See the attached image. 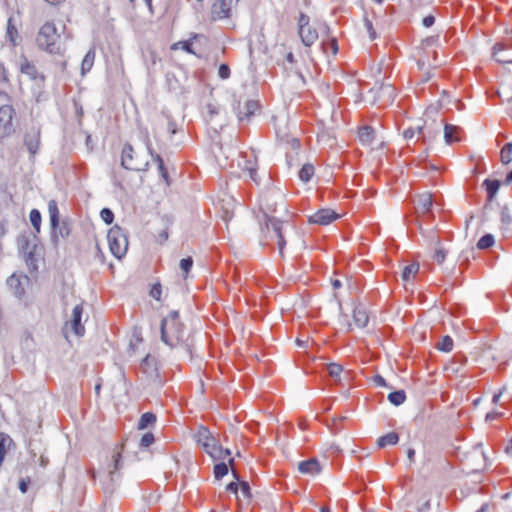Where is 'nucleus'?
I'll return each mask as SVG.
<instances>
[{
  "label": "nucleus",
  "mask_w": 512,
  "mask_h": 512,
  "mask_svg": "<svg viewBox=\"0 0 512 512\" xmlns=\"http://www.w3.org/2000/svg\"><path fill=\"white\" fill-rule=\"evenodd\" d=\"M389 402L394 406H400L406 400V394L404 390L393 391L388 394Z\"/></svg>",
  "instance_id": "33"
},
{
  "label": "nucleus",
  "mask_w": 512,
  "mask_h": 512,
  "mask_svg": "<svg viewBox=\"0 0 512 512\" xmlns=\"http://www.w3.org/2000/svg\"><path fill=\"white\" fill-rule=\"evenodd\" d=\"M239 486L241 488V492H242L243 496H245L246 498H250L251 497V489H250L249 483L247 481H240Z\"/></svg>",
  "instance_id": "56"
},
{
  "label": "nucleus",
  "mask_w": 512,
  "mask_h": 512,
  "mask_svg": "<svg viewBox=\"0 0 512 512\" xmlns=\"http://www.w3.org/2000/svg\"><path fill=\"white\" fill-rule=\"evenodd\" d=\"M29 218H30L31 225L36 230V232H40L41 220H42L40 211L38 209H32L30 211Z\"/></svg>",
  "instance_id": "39"
},
{
  "label": "nucleus",
  "mask_w": 512,
  "mask_h": 512,
  "mask_svg": "<svg viewBox=\"0 0 512 512\" xmlns=\"http://www.w3.org/2000/svg\"><path fill=\"white\" fill-rule=\"evenodd\" d=\"M30 282V278L27 275H17L12 274L7 279V285L12 291V293L18 299H22L25 295V286H27Z\"/></svg>",
  "instance_id": "8"
},
{
  "label": "nucleus",
  "mask_w": 512,
  "mask_h": 512,
  "mask_svg": "<svg viewBox=\"0 0 512 512\" xmlns=\"http://www.w3.org/2000/svg\"><path fill=\"white\" fill-rule=\"evenodd\" d=\"M231 454V451L229 449H224L220 445H218V442H216L213 450L210 452V456L213 459H224L227 456Z\"/></svg>",
  "instance_id": "38"
},
{
  "label": "nucleus",
  "mask_w": 512,
  "mask_h": 512,
  "mask_svg": "<svg viewBox=\"0 0 512 512\" xmlns=\"http://www.w3.org/2000/svg\"><path fill=\"white\" fill-rule=\"evenodd\" d=\"M512 50V40L506 39L493 46V56L500 63H512V53H504Z\"/></svg>",
  "instance_id": "10"
},
{
  "label": "nucleus",
  "mask_w": 512,
  "mask_h": 512,
  "mask_svg": "<svg viewBox=\"0 0 512 512\" xmlns=\"http://www.w3.org/2000/svg\"><path fill=\"white\" fill-rule=\"evenodd\" d=\"M278 206L285 208L284 196L280 191L268 190L261 195L260 209L263 211L266 219L263 232L267 233L268 238L277 240L279 253L283 255L286 245L284 224H287V222L272 215L277 211Z\"/></svg>",
  "instance_id": "1"
},
{
  "label": "nucleus",
  "mask_w": 512,
  "mask_h": 512,
  "mask_svg": "<svg viewBox=\"0 0 512 512\" xmlns=\"http://www.w3.org/2000/svg\"><path fill=\"white\" fill-rule=\"evenodd\" d=\"M109 249L117 259L123 258L128 250V237L118 225L113 226L107 234Z\"/></svg>",
  "instance_id": "4"
},
{
  "label": "nucleus",
  "mask_w": 512,
  "mask_h": 512,
  "mask_svg": "<svg viewBox=\"0 0 512 512\" xmlns=\"http://www.w3.org/2000/svg\"><path fill=\"white\" fill-rule=\"evenodd\" d=\"M15 109L11 105H2L0 107V138H6L15 131L13 118Z\"/></svg>",
  "instance_id": "6"
},
{
  "label": "nucleus",
  "mask_w": 512,
  "mask_h": 512,
  "mask_svg": "<svg viewBox=\"0 0 512 512\" xmlns=\"http://www.w3.org/2000/svg\"><path fill=\"white\" fill-rule=\"evenodd\" d=\"M353 321L359 328H364L368 324L369 316L364 306L358 305L353 310Z\"/></svg>",
  "instance_id": "20"
},
{
  "label": "nucleus",
  "mask_w": 512,
  "mask_h": 512,
  "mask_svg": "<svg viewBox=\"0 0 512 512\" xmlns=\"http://www.w3.org/2000/svg\"><path fill=\"white\" fill-rule=\"evenodd\" d=\"M364 26L367 30V32L369 33V37L371 40H374L376 38V32L373 28V24H372V21L369 20L367 17H364Z\"/></svg>",
  "instance_id": "54"
},
{
  "label": "nucleus",
  "mask_w": 512,
  "mask_h": 512,
  "mask_svg": "<svg viewBox=\"0 0 512 512\" xmlns=\"http://www.w3.org/2000/svg\"><path fill=\"white\" fill-rule=\"evenodd\" d=\"M41 144V129L32 126L24 134V145L27 148L31 157H35L38 153Z\"/></svg>",
  "instance_id": "7"
},
{
  "label": "nucleus",
  "mask_w": 512,
  "mask_h": 512,
  "mask_svg": "<svg viewBox=\"0 0 512 512\" xmlns=\"http://www.w3.org/2000/svg\"><path fill=\"white\" fill-rule=\"evenodd\" d=\"M439 133V127L436 130H430L427 126H418V137L421 138L424 143L431 141Z\"/></svg>",
  "instance_id": "26"
},
{
  "label": "nucleus",
  "mask_w": 512,
  "mask_h": 512,
  "mask_svg": "<svg viewBox=\"0 0 512 512\" xmlns=\"http://www.w3.org/2000/svg\"><path fill=\"white\" fill-rule=\"evenodd\" d=\"M135 151L131 144L126 143L122 149L121 166L126 170L147 171L149 168L148 161H141L134 156Z\"/></svg>",
  "instance_id": "5"
},
{
  "label": "nucleus",
  "mask_w": 512,
  "mask_h": 512,
  "mask_svg": "<svg viewBox=\"0 0 512 512\" xmlns=\"http://www.w3.org/2000/svg\"><path fill=\"white\" fill-rule=\"evenodd\" d=\"M36 45L39 50L60 57V60H57L55 63L62 72L66 71L67 62L64 59L65 44L62 42L61 35L58 33L53 22H45L40 27L36 36Z\"/></svg>",
  "instance_id": "3"
},
{
  "label": "nucleus",
  "mask_w": 512,
  "mask_h": 512,
  "mask_svg": "<svg viewBox=\"0 0 512 512\" xmlns=\"http://www.w3.org/2000/svg\"><path fill=\"white\" fill-rule=\"evenodd\" d=\"M399 441V435L396 432H389L377 440V445L379 448H384L387 445H395Z\"/></svg>",
  "instance_id": "27"
},
{
  "label": "nucleus",
  "mask_w": 512,
  "mask_h": 512,
  "mask_svg": "<svg viewBox=\"0 0 512 512\" xmlns=\"http://www.w3.org/2000/svg\"><path fill=\"white\" fill-rule=\"evenodd\" d=\"M434 23H435V17L432 14H429L422 19V24L426 28L431 27Z\"/></svg>",
  "instance_id": "61"
},
{
  "label": "nucleus",
  "mask_w": 512,
  "mask_h": 512,
  "mask_svg": "<svg viewBox=\"0 0 512 512\" xmlns=\"http://www.w3.org/2000/svg\"><path fill=\"white\" fill-rule=\"evenodd\" d=\"M501 222L502 225L505 227L509 226L512 223V216L507 206H503L501 209Z\"/></svg>",
  "instance_id": "46"
},
{
  "label": "nucleus",
  "mask_w": 512,
  "mask_h": 512,
  "mask_svg": "<svg viewBox=\"0 0 512 512\" xmlns=\"http://www.w3.org/2000/svg\"><path fill=\"white\" fill-rule=\"evenodd\" d=\"M150 296L154 298L155 300H160L161 294H162V287L160 283H156L152 286L150 290Z\"/></svg>",
  "instance_id": "51"
},
{
  "label": "nucleus",
  "mask_w": 512,
  "mask_h": 512,
  "mask_svg": "<svg viewBox=\"0 0 512 512\" xmlns=\"http://www.w3.org/2000/svg\"><path fill=\"white\" fill-rule=\"evenodd\" d=\"M419 271V263H411L403 268L401 277L404 281H409L411 276L417 274Z\"/></svg>",
  "instance_id": "35"
},
{
  "label": "nucleus",
  "mask_w": 512,
  "mask_h": 512,
  "mask_svg": "<svg viewBox=\"0 0 512 512\" xmlns=\"http://www.w3.org/2000/svg\"><path fill=\"white\" fill-rule=\"evenodd\" d=\"M339 215L331 209H320L309 217V223L328 225L338 219Z\"/></svg>",
  "instance_id": "12"
},
{
  "label": "nucleus",
  "mask_w": 512,
  "mask_h": 512,
  "mask_svg": "<svg viewBox=\"0 0 512 512\" xmlns=\"http://www.w3.org/2000/svg\"><path fill=\"white\" fill-rule=\"evenodd\" d=\"M298 26H299V29H304L305 27L309 26V17L306 14H304V13L300 14L299 20H298Z\"/></svg>",
  "instance_id": "58"
},
{
  "label": "nucleus",
  "mask_w": 512,
  "mask_h": 512,
  "mask_svg": "<svg viewBox=\"0 0 512 512\" xmlns=\"http://www.w3.org/2000/svg\"><path fill=\"white\" fill-rule=\"evenodd\" d=\"M155 441V437L151 432L144 434L140 440V447H149Z\"/></svg>",
  "instance_id": "49"
},
{
  "label": "nucleus",
  "mask_w": 512,
  "mask_h": 512,
  "mask_svg": "<svg viewBox=\"0 0 512 512\" xmlns=\"http://www.w3.org/2000/svg\"><path fill=\"white\" fill-rule=\"evenodd\" d=\"M178 45L181 46V48L186 51L187 53H190V54H195V52L193 51V48H192V41L191 40H186V41H180L176 44H174L172 46V49L176 48Z\"/></svg>",
  "instance_id": "50"
},
{
  "label": "nucleus",
  "mask_w": 512,
  "mask_h": 512,
  "mask_svg": "<svg viewBox=\"0 0 512 512\" xmlns=\"http://www.w3.org/2000/svg\"><path fill=\"white\" fill-rule=\"evenodd\" d=\"M245 170L248 172L250 179L259 184L256 166L250 160L245 161Z\"/></svg>",
  "instance_id": "42"
},
{
  "label": "nucleus",
  "mask_w": 512,
  "mask_h": 512,
  "mask_svg": "<svg viewBox=\"0 0 512 512\" xmlns=\"http://www.w3.org/2000/svg\"><path fill=\"white\" fill-rule=\"evenodd\" d=\"M239 484L237 482H230L226 486V490L234 494H238Z\"/></svg>",
  "instance_id": "62"
},
{
  "label": "nucleus",
  "mask_w": 512,
  "mask_h": 512,
  "mask_svg": "<svg viewBox=\"0 0 512 512\" xmlns=\"http://www.w3.org/2000/svg\"><path fill=\"white\" fill-rule=\"evenodd\" d=\"M314 175V166L310 163L304 164L299 171V178L303 182H308Z\"/></svg>",
  "instance_id": "34"
},
{
  "label": "nucleus",
  "mask_w": 512,
  "mask_h": 512,
  "mask_svg": "<svg viewBox=\"0 0 512 512\" xmlns=\"http://www.w3.org/2000/svg\"><path fill=\"white\" fill-rule=\"evenodd\" d=\"M18 36V31L16 26L13 24V19L9 18L7 23V37L9 40L15 44V39Z\"/></svg>",
  "instance_id": "44"
},
{
  "label": "nucleus",
  "mask_w": 512,
  "mask_h": 512,
  "mask_svg": "<svg viewBox=\"0 0 512 512\" xmlns=\"http://www.w3.org/2000/svg\"><path fill=\"white\" fill-rule=\"evenodd\" d=\"M161 341L171 349L182 348L190 359L193 358L194 340L192 333L180 320L179 312L172 310L161 321Z\"/></svg>",
  "instance_id": "2"
},
{
  "label": "nucleus",
  "mask_w": 512,
  "mask_h": 512,
  "mask_svg": "<svg viewBox=\"0 0 512 512\" xmlns=\"http://www.w3.org/2000/svg\"><path fill=\"white\" fill-rule=\"evenodd\" d=\"M146 148H147L148 153L152 157V159L156 162L157 167H158V171H159L162 179L169 186L170 183H171L170 182V177H169V174H168V170L165 167L163 158L159 154L154 152V150L152 148V145H151V142H150V140L148 138H147V141H146Z\"/></svg>",
  "instance_id": "14"
},
{
  "label": "nucleus",
  "mask_w": 512,
  "mask_h": 512,
  "mask_svg": "<svg viewBox=\"0 0 512 512\" xmlns=\"http://www.w3.org/2000/svg\"><path fill=\"white\" fill-rule=\"evenodd\" d=\"M374 382H375L378 386H383V387H384V386H387L385 379H384L382 376H380V375H376V376L374 377Z\"/></svg>",
  "instance_id": "63"
},
{
  "label": "nucleus",
  "mask_w": 512,
  "mask_h": 512,
  "mask_svg": "<svg viewBox=\"0 0 512 512\" xmlns=\"http://www.w3.org/2000/svg\"><path fill=\"white\" fill-rule=\"evenodd\" d=\"M0 82H9L8 70L6 69L3 63H0Z\"/></svg>",
  "instance_id": "57"
},
{
  "label": "nucleus",
  "mask_w": 512,
  "mask_h": 512,
  "mask_svg": "<svg viewBox=\"0 0 512 512\" xmlns=\"http://www.w3.org/2000/svg\"><path fill=\"white\" fill-rule=\"evenodd\" d=\"M193 437L195 441L203 447L207 454H210L217 442L209 429L204 426H200Z\"/></svg>",
  "instance_id": "9"
},
{
  "label": "nucleus",
  "mask_w": 512,
  "mask_h": 512,
  "mask_svg": "<svg viewBox=\"0 0 512 512\" xmlns=\"http://www.w3.org/2000/svg\"><path fill=\"white\" fill-rule=\"evenodd\" d=\"M72 231V226L68 220H63L61 223L59 222V225L56 228V236L52 234V238L54 242H56V239L58 236L62 238H67L70 236Z\"/></svg>",
  "instance_id": "29"
},
{
  "label": "nucleus",
  "mask_w": 512,
  "mask_h": 512,
  "mask_svg": "<svg viewBox=\"0 0 512 512\" xmlns=\"http://www.w3.org/2000/svg\"><path fill=\"white\" fill-rule=\"evenodd\" d=\"M445 258H446V251L444 249H442L441 247L437 248L433 255V259L438 264H442L444 262Z\"/></svg>",
  "instance_id": "52"
},
{
  "label": "nucleus",
  "mask_w": 512,
  "mask_h": 512,
  "mask_svg": "<svg viewBox=\"0 0 512 512\" xmlns=\"http://www.w3.org/2000/svg\"><path fill=\"white\" fill-rule=\"evenodd\" d=\"M461 132V128L452 124L444 125V139L447 144H451L454 141H459L458 134Z\"/></svg>",
  "instance_id": "24"
},
{
  "label": "nucleus",
  "mask_w": 512,
  "mask_h": 512,
  "mask_svg": "<svg viewBox=\"0 0 512 512\" xmlns=\"http://www.w3.org/2000/svg\"><path fill=\"white\" fill-rule=\"evenodd\" d=\"M18 244H19V248L20 250L23 252L24 256H25V261L28 265H31L33 264L34 262V250H35V245H31L30 243V240L28 237L26 236H22L19 240H18Z\"/></svg>",
  "instance_id": "17"
},
{
  "label": "nucleus",
  "mask_w": 512,
  "mask_h": 512,
  "mask_svg": "<svg viewBox=\"0 0 512 512\" xmlns=\"http://www.w3.org/2000/svg\"><path fill=\"white\" fill-rule=\"evenodd\" d=\"M483 186L486 189L487 192V203L484 205V210H487L491 207L490 202L494 199L495 195L497 194L499 188H500V181L499 180H490L486 179L483 182Z\"/></svg>",
  "instance_id": "19"
},
{
  "label": "nucleus",
  "mask_w": 512,
  "mask_h": 512,
  "mask_svg": "<svg viewBox=\"0 0 512 512\" xmlns=\"http://www.w3.org/2000/svg\"><path fill=\"white\" fill-rule=\"evenodd\" d=\"M117 476L114 471H109V473L105 476V479L102 481V487L105 493L111 494L114 491L115 481Z\"/></svg>",
  "instance_id": "31"
},
{
  "label": "nucleus",
  "mask_w": 512,
  "mask_h": 512,
  "mask_svg": "<svg viewBox=\"0 0 512 512\" xmlns=\"http://www.w3.org/2000/svg\"><path fill=\"white\" fill-rule=\"evenodd\" d=\"M359 139L364 144H370L374 137V130L370 126H363L358 132Z\"/></svg>",
  "instance_id": "32"
},
{
  "label": "nucleus",
  "mask_w": 512,
  "mask_h": 512,
  "mask_svg": "<svg viewBox=\"0 0 512 512\" xmlns=\"http://www.w3.org/2000/svg\"><path fill=\"white\" fill-rule=\"evenodd\" d=\"M179 265H180L181 270L185 274H187L191 270V268L193 266V259H192V257L189 256V257L181 259Z\"/></svg>",
  "instance_id": "48"
},
{
  "label": "nucleus",
  "mask_w": 512,
  "mask_h": 512,
  "mask_svg": "<svg viewBox=\"0 0 512 512\" xmlns=\"http://www.w3.org/2000/svg\"><path fill=\"white\" fill-rule=\"evenodd\" d=\"M30 483H31V480L29 477L20 479L18 488L21 491V493L25 494L28 491Z\"/></svg>",
  "instance_id": "55"
},
{
  "label": "nucleus",
  "mask_w": 512,
  "mask_h": 512,
  "mask_svg": "<svg viewBox=\"0 0 512 512\" xmlns=\"http://www.w3.org/2000/svg\"><path fill=\"white\" fill-rule=\"evenodd\" d=\"M95 50L90 49L86 55L84 56L82 63H81V73L82 75H85L87 72H89L93 65L95 60Z\"/></svg>",
  "instance_id": "28"
},
{
  "label": "nucleus",
  "mask_w": 512,
  "mask_h": 512,
  "mask_svg": "<svg viewBox=\"0 0 512 512\" xmlns=\"http://www.w3.org/2000/svg\"><path fill=\"white\" fill-rule=\"evenodd\" d=\"M437 348L443 352H450L453 348V340L450 336H444Z\"/></svg>",
  "instance_id": "43"
},
{
  "label": "nucleus",
  "mask_w": 512,
  "mask_h": 512,
  "mask_svg": "<svg viewBox=\"0 0 512 512\" xmlns=\"http://www.w3.org/2000/svg\"><path fill=\"white\" fill-rule=\"evenodd\" d=\"M327 369L329 375L334 379H337L340 376L341 372L343 371L342 366L338 363H330Z\"/></svg>",
  "instance_id": "45"
},
{
  "label": "nucleus",
  "mask_w": 512,
  "mask_h": 512,
  "mask_svg": "<svg viewBox=\"0 0 512 512\" xmlns=\"http://www.w3.org/2000/svg\"><path fill=\"white\" fill-rule=\"evenodd\" d=\"M505 453L508 455V456H511L512 457V438L509 440L506 448H505Z\"/></svg>",
  "instance_id": "64"
},
{
  "label": "nucleus",
  "mask_w": 512,
  "mask_h": 512,
  "mask_svg": "<svg viewBox=\"0 0 512 512\" xmlns=\"http://www.w3.org/2000/svg\"><path fill=\"white\" fill-rule=\"evenodd\" d=\"M20 72L27 75L31 80L37 81L39 84H43L45 82V76L40 74L36 66L24 55L21 56Z\"/></svg>",
  "instance_id": "11"
},
{
  "label": "nucleus",
  "mask_w": 512,
  "mask_h": 512,
  "mask_svg": "<svg viewBox=\"0 0 512 512\" xmlns=\"http://www.w3.org/2000/svg\"><path fill=\"white\" fill-rule=\"evenodd\" d=\"M298 470L302 474L316 475L321 472V466L316 458H310L298 464Z\"/></svg>",
  "instance_id": "18"
},
{
  "label": "nucleus",
  "mask_w": 512,
  "mask_h": 512,
  "mask_svg": "<svg viewBox=\"0 0 512 512\" xmlns=\"http://www.w3.org/2000/svg\"><path fill=\"white\" fill-rule=\"evenodd\" d=\"M501 162L503 164H509L512 161V143H506L500 153Z\"/></svg>",
  "instance_id": "40"
},
{
  "label": "nucleus",
  "mask_w": 512,
  "mask_h": 512,
  "mask_svg": "<svg viewBox=\"0 0 512 512\" xmlns=\"http://www.w3.org/2000/svg\"><path fill=\"white\" fill-rule=\"evenodd\" d=\"M433 205L432 196L429 193L421 194L416 200V210L422 214L430 213Z\"/></svg>",
  "instance_id": "21"
},
{
  "label": "nucleus",
  "mask_w": 512,
  "mask_h": 512,
  "mask_svg": "<svg viewBox=\"0 0 512 512\" xmlns=\"http://www.w3.org/2000/svg\"><path fill=\"white\" fill-rule=\"evenodd\" d=\"M48 212L50 215L51 228L53 230V235L55 237L56 236V228L59 225L60 218H59V209L57 206V202L54 199H52L48 202Z\"/></svg>",
  "instance_id": "23"
},
{
  "label": "nucleus",
  "mask_w": 512,
  "mask_h": 512,
  "mask_svg": "<svg viewBox=\"0 0 512 512\" xmlns=\"http://www.w3.org/2000/svg\"><path fill=\"white\" fill-rule=\"evenodd\" d=\"M233 0H219L212 6V15L217 19H224L230 16Z\"/></svg>",
  "instance_id": "16"
},
{
  "label": "nucleus",
  "mask_w": 512,
  "mask_h": 512,
  "mask_svg": "<svg viewBox=\"0 0 512 512\" xmlns=\"http://www.w3.org/2000/svg\"><path fill=\"white\" fill-rule=\"evenodd\" d=\"M218 76L223 80L230 77V68L227 64L223 63L219 66Z\"/></svg>",
  "instance_id": "53"
},
{
  "label": "nucleus",
  "mask_w": 512,
  "mask_h": 512,
  "mask_svg": "<svg viewBox=\"0 0 512 512\" xmlns=\"http://www.w3.org/2000/svg\"><path fill=\"white\" fill-rule=\"evenodd\" d=\"M101 219L107 224H112L114 220V213L109 208H103L100 212Z\"/></svg>",
  "instance_id": "47"
},
{
  "label": "nucleus",
  "mask_w": 512,
  "mask_h": 512,
  "mask_svg": "<svg viewBox=\"0 0 512 512\" xmlns=\"http://www.w3.org/2000/svg\"><path fill=\"white\" fill-rule=\"evenodd\" d=\"M12 442V439L9 435L5 433H0V466L2 465V462L4 461L5 455H6V447L10 445Z\"/></svg>",
  "instance_id": "36"
},
{
  "label": "nucleus",
  "mask_w": 512,
  "mask_h": 512,
  "mask_svg": "<svg viewBox=\"0 0 512 512\" xmlns=\"http://www.w3.org/2000/svg\"><path fill=\"white\" fill-rule=\"evenodd\" d=\"M418 135V127L416 128H407L406 130H404L403 132V136L405 139H412L415 135Z\"/></svg>",
  "instance_id": "60"
},
{
  "label": "nucleus",
  "mask_w": 512,
  "mask_h": 512,
  "mask_svg": "<svg viewBox=\"0 0 512 512\" xmlns=\"http://www.w3.org/2000/svg\"><path fill=\"white\" fill-rule=\"evenodd\" d=\"M156 415L152 412H146L141 415L139 422H138V429L144 430L148 428L149 426H152L156 423Z\"/></svg>",
  "instance_id": "30"
},
{
  "label": "nucleus",
  "mask_w": 512,
  "mask_h": 512,
  "mask_svg": "<svg viewBox=\"0 0 512 512\" xmlns=\"http://www.w3.org/2000/svg\"><path fill=\"white\" fill-rule=\"evenodd\" d=\"M495 243L494 236L492 234L483 235L477 242V248L480 250H485L492 247Z\"/></svg>",
  "instance_id": "37"
},
{
  "label": "nucleus",
  "mask_w": 512,
  "mask_h": 512,
  "mask_svg": "<svg viewBox=\"0 0 512 512\" xmlns=\"http://www.w3.org/2000/svg\"><path fill=\"white\" fill-rule=\"evenodd\" d=\"M298 33L302 43L307 47L311 46L318 39L317 31L310 26L299 29Z\"/></svg>",
  "instance_id": "22"
},
{
  "label": "nucleus",
  "mask_w": 512,
  "mask_h": 512,
  "mask_svg": "<svg viewBox=\"0 0 512 512\" xmlns=\"http://www.w3.org/2000/svg\"><path fill=\"white\" fill-rule=\"evenodd\" d=\"M260 104L257 100H247L244 104L243 109L238 103V106L235 107L237 110V116L240 122L250 121L251 117L254 116L255 112L259 110Z\"/></svg>",
  "instance_id": "13"
},
{
  "label": "nucleus",
  "mask_w": 512,
  "mask_h": 512,
  "mask_svg": "<svg viewBox=\"0 0 512 512\" xmlns=\"http://www.w3.org/2000/svg\"><path fill=\"white\" fill-rule=\"evenodd\" d=\"M83 305L78 304L73 308L72 318L70 320V325L73 332L77 336H83L85 333V328L81 323L82 315H83Z\"/></svg>",
  "instance_id": "15"
},
{
  "label": "nucleus",
  "mask_w": 512,
  "mask_h": 512,
  "mask_svg": "<svg viewBox=\"0 0 512 512\" xmlns=\"http://www.w3.org/2000/svg\"><path fill=\"white\" fill-rule=\"evenodd\" d=\"M121 468V453L118 452L116 455H114V467L113 470L115 472V475L117 478H119V475H117V471Z\"/></svg>",
  "instance_id": "59"
},
{
  "label": "nucleus",
  "mask_w": 512,
  "mask_h": 512,
  "mask_svg": "<svg viewBox=\"0 0 512 512\" xmlns=\"http://www.w3.org/2000/svg\"><path fill=\"white\" fill-rule=\"evenodd\" d=\"M376 95L379 99L392 102L395 98V89L391 84H381L376 91Z\"/></svg>",
  "instance_id": "25"
},
{
  "label": "nucleus",
  "mask_w": 512,
  "mask_h": 512,
  "mask_svg": "<svg viewBox=\"0 0 512 512\" xmlns=\"http://www.w3.org/2000/svg\"><path fill=\"white\" fill-rule=\"evenodd\" d=\"M229 472L228 465L224 462L217 463L214 466V477L219 480L226 476Z\"/></svg>",
  "instance_id": "41"
}]
</instances>
